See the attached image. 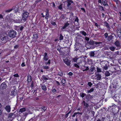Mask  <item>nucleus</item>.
Here are the masks:
<instances>
[{
  "mask_svg": "<svg viewBox=\"0 0 121 121\" xmlns=\"http://www.w3.org/2000/svg\"><path fill=\"white\" fill-rule=\"evenodd\" d=\"M66 3L67 4V7H69L73 3V2L71 0H68L66 1Z\"/></svg>",
  "mask_w": 121,
  "mask_h": 121,
  "instance_id": "obj_21",
  "label": "nucleus"
},
{
  "mask_svg": "<svg viewBox=\"0 0 121 121\" xmlns=\"http://www.w3.org/2000/svg\"><path fill=\"white\" fill-rule=\"evenodd\" d=\"M113 99L116 102H117L118 101V98H119V97L117 96H114L113 97Z\"/></svg>",
  "mask_w": 121,
  "mask_h": 121,
  "instance_id": "obj_33",
  "label": "nucleus"
},
{
  "mask_svg": "<svg viewBox=\"0 0 121 121\" xmlns=\"http://www.w3.org/2000/svg\"><path fill=\"white\" fill-rule=\"evenodd\" d=\"M66 80L64 79H62L61 81V83H62V85H63V84H65L66 83Z\"/></svg>",
  "mask_w": 121,
  "mask_h": 121,
  "instance_id": "obj_39",
  "label": "nucleus"
},
{
  "mask_svg": "<svg viewBox=\"0 0 121 121\" xmlns=\"http://www.w3.org/2000/svg\"><path fill=\"white\" fill-rule=\"evenodd\" d=\"M75 22H76L78 23V19L77 17H76L75 20Z\"/></svg>",
  "mask_w": 121,
  "mask_h": 121,
  "instance_id": "obj_55",
  "label": "nucleus"
},
{
  "mask_svg": "<svg viewBox=\"0 0 121 121\" xmlns=\"http://www.w3.org/2000/svg\"><path fill=\"white\" fill-rule=\"evenodd\" d=\"M15 117V115L13 113H10L8 115V119L10 121H12Z\"/></svg>",
  "mask_w": 121,
  "mask_h": 121,
  "instance_id": "obj_9",
  "label": "nucleus"
},
{
  "mask_svg": "<svg viewBox=\"0 0 121 121\" xmlns=\"http://www.w3.org/2000/svg\"><path fill=\"white\" fill-rule=\"evenodd\" d=\"M115 45L117 47H119L120 46V43L118 41H115L114 43Z\"/></svg>",
  "mask_w": 121,
  "mask_h": 121,
  "instance_id": "obj_27",
  "label": "nucleus"
},
{
  "mask_svg": "<svg viewBox=\"0 0 121 121\" xmlns=\"http://www.w3.org/2000/svg\"><path fill=\"white\" fill-rule=\"evenodd\" d=\"M51 90L53 94H55L56 93V90L54 88V87H52Z\"/></svg>",
  "mask_w": 121,
  "mask_h": 121,
  "instance_id": "obj_34",
  "label": "nucleus"
},
{
  "mask_svg": "<svg viewBox=\"0 0 121 121\" xmlns=\"http://www.w3.org/2000/svg\"><path fill=\"white\" fill-rule=\"evenodd\" d=\"M63 37L62 35L61 34H60V35L59 39L60 40H61L63 39Z\"/></svg>",
  "mask_w": 121,
  "mask_h": 121,
  "instance_id": "obj_47",
  "label": "nucleus"
},
{
  "mask_svg": "<svg viewBox=\"0 0 121 121\" xmlns=\"http://www.w3.org/2000/svg\"><path fill=\"white\" fill-rule=\"evenodd\" d=\"M80 96L83 98L86 95V93L83 92L80 93Z\"/></svg>",
  "mask_w": 121,
  "mask_h": 121,
  "instance_id": "obj_37",
  "label": "nucleus"
},
{
  "mask_svg": "<svg viewBox=\"0 0 121 121\" xmlns=\"http://www.w3.org/2000/svg\"><path fill=\"white\" fill-rule=\"evenodd\" d=\"M46 13L45 18L46 20L48 21V19L50 17L49 14V10L48 9H47L45 11Z\"/></svg>",
  "mask_w": 121,
  "mask_h": 121,
  "instance_id": "obj_8",
  "label": "nucleus"
},
{
  "mask_svg": "<svg viewBox=\"0 0 121 121\" xmlns=\"http://www.w3.org/2000/svg\"><path fill=\"white\" fill-rule=\"evenodd\" d=\"M95 68L93 66H92V67H91L89 69V72L91 74H93L94 73V71L95 70Z\"/></svg>",
  "mask_w": 121,
  "mask_h": 121,
  "instance_id": "obj_20",
  "label": "nucleus"
},
{
  "mask_svg": "<svg viewBox=\"0 0 121 121\" xmlns=\"http://www.w3.org/2000/svg\"><path fill=\"white\" fill-rule=\"evenodd\" d=\"M82 104L83 105V108L84 109H87L88 111L89 110L88 108L89 105L88 103H86L85 101L83 100Z\"/></svg>",
  "mask_w": 121,
  "mask_h": 121,
  "instance_id": "obj_7",
  "label": "nucleus"
},
{
  "mask_svg": "<svg viewBox=\"0 0 121 121\" xmlns=\"http://www.w3.org/2000/svg\"><path fill=\"white\" fill-rule=\"evenodd\" d=\"M18 47H19V45H16L14 46V49H17V48H18Z\"/></svg>",
  "mask_w": 121,
  "mask_h": 121,
  "instance_id": "obj_58",
  "label": "nucleus"
},
{
  "mask_svg": "<svg viewBox=\"0 0 121 121\" xmlns=\"http://www.w3.org/2000/svg\"><path fill=\"white\" fill-rule=\"evenodd\" d=\"M86 65H85L83 66L82 67H80V69L81 70H82L83 71H86L88 70H89V68L88 66H86Z\"/></svg>",
  "mask_w": 121,
  "mask_h": 121,
  "instance_id": "obj_13",
  "label": "nucleus"
},
{
  "mask_svg": "<svg viewBox=\"0 0 121 121\" xmlns=\"http://www.w3.org/2000/svg\"><path fill=\"white\" fill-rule=\"evenodd\" d=\"M11 9L10 10H6V12H10L13 9Z\"/></svg>",
  "mask_w": 121,
  "mask_h": 121,
  "instance_id": "obj_60",
  "label": "nucleus"
},
{
  "mask_svg": "<svg viewBox=\"0 0 121 121\" xmlns=\"http://www.w3.org/2000/svg\"><path fill=\"white\" fill-rule=\"evenodd\" d=\"M17 33L14 30H11L8 33V35L10 37L14 38L15 37Z\"/></svg>",
  "mask_w": 121,
  "mask_h": 121,
  "instance_id": "obj_3",
  "label": "nucleus"
},
{
  "mask_svg": "<svg viewBox=\"0 0 121 121\" xmlns=\"http://www.w3.org/2000/svg\"><path fill=\"white\" fill-rule=\"evenodd\" d=\"M109 49L112 51H114L115 49V48L113 46L110 47L109 48Z\"/></svg>",
  "mask_w": 121,
  "mask_h": 121,
  "instance_id": "obj_49",
  "label": "nucleus"
},
{
  "mask_svg": "<svg viewBox=\"0 0 121 121\" xmlns=\"http://www.w3.org/2000/svg\"><path fill=\"white\" fill-rule=\"evenodd\" d=\"M46 77H48V75H43L42 76V78L43 80L47 81L48 80V78Z\"/></svg>",
  "mask_w": 121,
  "mask_h": 121,
  "instance_id": "obj_32",
  "label": "nucleus"
},
{
  "mask_svg": "<svg viewBox=\"0 0 121 121\" xmlns=\"http://www.w3.org/2000/svg\"><path fill=\"white\" fill-rule=\"evenodd\" d=\"M51 60H49L47 62H46L45 63V64L46 65H50L51 64Z\"/></svg>",
  "mask_w": 121,
  "mask_h": 121,
  "instance_id": "obj_45",
  "label": "nucleus"
},
{
  "mask_svg": "<svg viewBox=\"0 0 121 121\" xmlns=\"http://www.w3.org/2000/svg\"><path fill=\"white\" fill-rule=\"evenodd\" d=\"M57 50L59 52L60 55H61L63 53V52L61 50V48L60 47L58 48Z\"/></svg>",
  "mask_w": 121,
  "mask_h": 121,
  "instance_id": "obj_36",
  "label": "nucleus"
},
{
  "mask_svg": "<svg viewBox=\"0 0 121 121\" xmlns=\"http://www.w3.org/2000/svg\"><path fill=\"white\" fill-rule=\"evenodd\" d=\"M110 74V73L108 71H106L105 73V75L107 77L109 76Z\"/></svg>",
  "mask_w": 121,
  "mask_h": 121,
  "instance_id": "obj_38",
  "label": "nucleus"
},
{
  "mask_svg": "<svg viewBox=\"0 0 121 121\" xmlns=\"http://www.w3.org/2000/svg\"><path fill=\"white\" fill-rule=\"evenodd\" d=\"M70 25L69 23L68 22L65 23L64 25L62 27V29H65L68 26H69Z\"/></svg>",
  "mask_w": 121,
  "mask_h": 121,
  "instance_id": "obj_24",
  "label": "nucleus"
},
{
  "mask_svg": "<svg viewBox=\"0 0 121 121\" xmlns=\"http://www.w3.org/2000/svg\"><path fill=\"white\" fill-rule=\"evenodd\" d=\"M74 66L77 68H79L80 67L79 65V63H78L77 64L75 63L74 64Z\"/></svg>",
  "mask_w": 121,
  "mask_h": 121,
  "instance_id": "obj_44",
  "label": "nucleus"
},
{
  "mask_svg": "<svg viewBox=\"0 0 121 121\" xmlns=\"http://www.w3.org/2000/svg\"><path fill=\"white\" fill-rule=\"evenodd\" d=\"M108 34L107 33H105L104 34V36L105 37V39L106 38H107L108 36Z\"/></svg>",
  "mask_w": 121,
  "mask_h": 121,
  "instance_id": "obj_53",
  "label": "nucleus"
},
{
  "mask_svg": "<svg viewBox=\"0 0 121 121\" xmlns=\"http://www.w3.org/2000/svg\"><path fill=\"white\" fill-rule=\"evenodd\" d=\"M16 89H15L13 90L11 92L12 95L15 96L17 94V92L15 91Z\"/></svg>",
  "mask_w": 121,
  "mask_h": 121,
  "instance_id": "obj_28",
  "label": "nucleus"
},
{
  "mask_svg": "<svg viewBox=\"0 0 121 121\" xmlns=\"http://www.w3.org/2000/svg\"><path fill=\"white\" fill-rule=\"evenodd\" d=\"M97 72L99 73L101 72V69L98 67H97Z\"/></svg>",
  "mask_w": 121,
  "mask_h": 121,
  "instance_id": "obj_50",
  "label": "nucleus"
},
{
  "mask_svg": "<svg viewBox=\"0 0 121 121\" xmlns=\"http://www.w3.org/2000/svg\"><path fill=\"white\" fill-rule=\"evenodd\" d=\"M43 60L45 61H47L48 59V53L46 52L44 53V57L43 58Z\"/></svg>",
  "mask_w": 121,
  "mask_h": 121,
  "instance_id": "obj_17",
  "label": "nucleus"
},
{
  "mask_svg": "<svg viewBox=\"0 0 121 121\" xmlns=\"http://www.w3.org/2000/svg\"><path fill=\"white\" fill-rule=\"evenodd\" d=\"M77 59L76 58H74L73 59V60L74 62H76L77 61Z\"/></svg>",
  "mask_w": 121,
  "mask_h": 121,
  "instance_id": "obj_63",
  "label": "nucleus"
},
{
  "mask_svg": "<svg viewBox=\"0 0 121 121\" xmlns=\"http://www.w3.org/2000/svg\"><path fill=\"white\" fill-rule=\"evenodd\" d=\"M41 86L43 90L45 91H46L47 90L46 87L44 85H42Z\"/></svg>",
  "mask_w": 121,
  "mask_h": 121,
  "instance_id": "obj_31",
  "label": "nucleus"
},
{
  "mask_svg": "<svg viewBox=\"0 0 121 121\" xmlns=\"http://www.w3.org/2000/svg\"><path fill=\"white\" fill-rule=\"evenodd\" d=\"M89 43L91 45H93L94 44H96V45L98 44H101L102 43L101 42H96L93 40H91L89 42Z\"/></svg>",
  "mask_w": 121,
  "mask_h": 121,
  "instance_id": "obj_11",
  "label": "nucleus"
},
{
  "mask_svg": "<svg viewBox=\"0 0 121 121\" xmlns=\"http://www.w3.org/2000/svg\"><path fill=\"white\" fill-rule=\"evenodd\" d=\"M103 23L104 24V26L107 28L108 30H110L111 27L110 26L109 23L106 21L104 22Z\"/></svg>",
  "mask_w": 121,
  "mask_h": 121,
  "instance_id": "obj_14",
  "label": "nucleus"
},
{
  "mask_svg": "<svg viewBox=\"0 0 121 121\" xmlns=\"http://www.w3.org/2000/svg\"><path fill=\"white\" fill-rule=\"evenodd\" d=\"M102 3L103 5L106 7H108V5L107 3V1L106 0H102Z\"/></svg>",
  "mask_w": 121,
  "mask_h": 121,
  "instance_id": "obj_25",
  "label": "nucleus"
},
{
  "mask_svg": "<svg viewBox=\"0 0 121 121\" xmlns=\"http://www.w3.org/2000/svg\"><path fill=\"white\" fill-rule=\"evenodd\" d=\"M22 20H22L21 18L20 17H18L16 20H14V21L16 23H22L24 22H22Z\"/></svg>",
  "mask_w": 121,
  "mask_h": 121,
  "instance_id": "obj_12",
  "label": "nucleus"
},
{
  "mask_svg": "<svg viewBox=\"0 0 121 121\" xmlns=\"http://www.w3.org/2000/svg\"><path fill=\"white\" fill-rule=\"evenodd\" d=\"M7 87V86L5 82L1 83L0 86V88L2 90H4Z\"/></svg>",
  "mask_w": 121,
  "mask_h": 121,
  "instance_id": "obj_16",
  "label": "nucleus"
},
{
  "mask_svg": "<svg viewBox=\"0 0 121 121\" xmlns=\"http://www.w3.org/2000/svg\"><path fill=\"white\" fill-rule=\"evenodd\" d=\"M117 33L119 32H121V30L120 29L117 28Z\"/></svg>",
  "mask_w": 121,
  "mask_h": 121,
  "instance_id": "obj_57",
  "label": "nucleus"
},
{
  "mask_svg": "<svg viewBox=\"0 0 121 121\" xmlns=\"http://www.w3.org/2000/svg\"><path fill=\"white\" fill-rule=\"evenodd\" d=\"M113 67L114 69L115 70H117L116 68H117V69H120V67H119L117 65H113Z\"/></svg>",
  "mask_w": 121,
  "mask_h": 121,
  "instance_id": "obj_42",
  "label": "nucleus"
},
{
  "mask_svg": "<svg viewBox=\"0 0 121 121\" xmlns=\"http://www.w3.org/2000/svg\"><path fill=\"white\" fill-rule=\"evenodd\" d=\"M21 66L22 67H24L26 66L25 62H23L21 64Z\"/></svg>",
  "mask_w": 121,
  "mask_h": 121,
  "instance_id": "obj_56",
  "label": "nucleus"
},
{
  "mask_svg": "<svg viewBox=\"0 0 121 121\" xmlns=\"http://www.w3.org/2000/svg\"><path fill=\"white\" fill-rule=\"evenodd\" d=\"M71 112V110H70L68 113L66 114L65 115V118H67L69 114Z\"/></svg>",
  "mask_w": 121,
  "mask_h": 121,
  "instance_id": "obj_43",
  "label": "nucleus"
},
{
  "mask_svg": "<svg viewBox=\"0 0 121 121\" xmlns=\"http://www.w3.org/2000/svg\"><path fill=\"white\" fill-rule=\"evenodd\" d=\"M96 79L98 80H100L101 78V75L100 74L98 73L95 76Z\"/></svg>",
  "mask_w": 121,
  "mask_h": 121,
  "instance_id": "obj_22",
  "label": "nucleus"
},
{
  "mask_svg": "<svg viewBox=\"0 0 121 121\" xmlns=\"http://www.w3.org/2000/svg\"><path fill=\"white\" fill-rule=\"evenodd\" d=\"M13 76L15 77H18L19 75L18 74H16L13 75Z\"/></svg>",
  "mask_w": 121,
  "mask_h": 121,
  "instance_id": "obj_59",
  "label": "nucleus"
},
{
  "mask_svg": "<svg viewBox=\"0 0 121 121\" xmlns=\"http://www.w3.org/2000/svg\"><path fill=\"white\" fill-rule=\"evenodd\" d=\"M29 15V13L26 11H23V14L22 15V20L23 21H25L28 18Z\"/></svg>",
  "mask_w": 121,
  "mask_h": 121,
  "instance_id": "obj_2",
  "label": "nucleus"
},
{
  "mask_svg": "<svg viewBox=\"0 0 121 121\" xmlns=\"http://www.w3.org/2000/svg\"><path fill=\"white\" fill-rule=\"evenodd\" d=\"M64 62L67 65L69 66L70 64L71 61L70 60L68 59L67 58H65V59L63 60Z\"/></svg>",
  "mask_w": 121,
  "mask_h": 121,
  "instance_id": "obj_10",
  "label": "nucleus"
},
{
  "mask_svg": "<svg viewBox=\"0 0 121 121\" xmlns=\"http://www.w3.org/2000/svg\"><path fill=\"white\" fill-rule=\"evenodd\" d=\"M63 75V74L62 71L59 72L57 75V76H62Z\"/></svg>",
  "mask_w": 121,
  "mask_h": 121,
  "instance_id": "obj_41",
  "label": "nucleus"
},
{
  "mask_svg": "<svg viewBox=\"0 0 121 121\" xmlns=\"http://www.w3.org/2000/svg\"><path fill=\"white\" fill-rule=\"evenodd\" d=\"M104 63L105 65H103V69L105 70H107L109 66L108 62L107 61H104Z\"/></svg>",
  "mask_w": 121,
  "mask_h": 121,
  "instance_id": "obj_6",
  "label": "nucleus"
},
{
  "mask_svg": "<svg viewBox=\"0 0 121 121\" xmlns=\"http://www.w3.org/2000/svg\"><path fill=\"white\" fill-rule=\"evenodd\" d=\"M24 27L22 25H20L19 26H16V30L18 31H21L23 29Z\"/></svg>",
  "mask_w": 121,
  "mask_h": 121,
  "instance_id": "obj_15",
  "label": "nucleus"
},
{
  "mask_svg": "<svg viewBox=\"0 0 121 121\" xmlns=\"http://www.w3.org/2000/svg\"><path fill=\"white\" fill-rule=\"evenodd\" d=\"M6 110L8 112H9L10 111L11 107L9 105L6 106L5 108Z\"/></svg>",
  "mask_w": 121,
  "mask_h": 121,
  "instance_id": "obj_19",
  "label": "nucleus"
},
{
  "mask_svg": "<svg viewBox=\"0 0 121 121\" xmlns=\"http://www.w3.org/2000/svg\"><path fill=\"white\" fill-rule=\"evenodd\" d=\"M51 24H52V25L53 26H57V25L56 24V22L53 21H51Z\"/></svg>",
  "mask_w": 121,
  "mask_h": 121,
  "instance_id": "obj_48",
  "label": "nucleus"
},
{
  "mask_svg": "<svg viewBox=\"0 0 121 121\" xmlns=\"http://www.w3.org/2000/svg\"><path fill=\"white\" fill-rule=\"evenodd\" d=\"M118 37L120 38L121 39V32H119L117 33Z\"/></svg>",
  "mask_w": 121,
  "mask_h": 121,
  "instance_id": "obj_51",
  "label": "nucleus"
},
{
  "mask_svg": "<svg viewBox=\"0 0 121 121\" xmlns=\"http://www.w3.org/2000/svg\"><path fill=\"white\" fill-rule=\"evenodd\" d=\"M56 84L58 85H60V83L58 81H56Z\"/></svg>",
  "mask_w": 121,
  "mask_h": 121,
  "instance_id": "obj_64",
  "label": "nucleus"
},
{
  "mask_svg": "<svg viewBox=\"0 0 121 121\" xmlns=\"http://www.w3.org/2000/svg\"><path fill=\"white\" fill-rule=\"evenodd\" d=\"M32 80V77L31 75L30 74H28V75L27 80V82H30Z\"/></svg>",
  "mask_w": 121,
  "mask_h": 121,
  "instance_id": "obj_23",
  "label": "nucleus"
},
{
  "mask_svg": "<svg viewBox=\"0 0 121 121\" xmlns=\"http://www.w3.org/2000/svg\"><path fill=\"white\" fill-rule=\"evenodd\" d=\"M95 55V53L94 52L91 51L90 52V56L91 57H93Z\"/></svg>",
  "mask_w": 121,
  "mask_h": 121,
  "instance_id": "obj_40",
  "label": "nucleus"
},
{
  "mask_svg": "<svg viewBox=\"0 0 121 121\" xmlns=\"http://www.w3.org/2000/svg\"><path fill=\"white\" fill-rule=\"evenodd\" d=\"M94 89L93 88H91L90 90H87L86 93H91V92H93L94 91Z\"/></svg>",
  "mask_w": 121,
  "mask_h": 121,
  "instance_id": "obj_30",
  "label": "nucleus"
},
{
  "mask_svg": "<svg viewBox=\"0 0 121 121\" xmlns=\"http://www.w3.org/2000/svg\"><path fill=\"white\" fill-rule=\"evenodd\" d=\"M26 108H22L19 109V112H20L21 113H22L23 112H24L26 111Z\"/></svg>",
  "mask_w": 121,
  "mask_h": 121,
  "instance_id": "obj_29",
  "label": "nucleus"
},
{
  "mask_svg": "<svg viewBox=\"0 0 121 121\" xmlns=\"http://www.w3.org/2000/svg\"><path fill=\"white\" fill-rule=\"evenodd\" d=\"M113 39L114 36H112V35H111L109 36L108 37L104 40L106 42L111 43L112 42V40Z\"/></svg>",
  "mask_w": 121,
  "mask_h": 121,
  "instance_id": "obj_5",
  "label": "nucleus"
},
{
  "mask_svg": "<svg viewBox=\"0 0 121 121\" xmlns=\"http://www.w3.org/2000/svg\"><path fill=\"white\" fill-rule=\"evenodd\" d=\"M49 67L48 66L45 65L43 66V69H49Z\"/></svg>",
  "mask_w": 121,
  "mask_h": 121,
  "instance_id": "obj_46",
  "label": "nucleus"
},
{
  "mask_svg": "<svg viewBox=\"0 0 121 121\" xmlns=\"http://www.w3.org/2000/svg\"><path fill=\"white\" fill-rule=\"evenodd\" d=\"M87 85L90 87H91L92 85V83L91 82H89L87 83Z\"/></svg>",
  "mask_w": 121,
  "mask_h": 121,
  "instance_id": "obj_52",
  "label": "nucleus"
},
{
  "mask_svg": "<svg viewBox=\"0 0 121 121\" xmlns=\"http://www.w3.org/2000/svg\"><path fill=\"white\" fill-rule=\"evenodd\" d=\"M33 39L34 40L33 41H36L37 40L38 38V34L36 33L34 34L33 35Z\"/></svg>",
  "mask_w": 121,
  "mask_h": 121,
  "instance_id": "obj_18",
  "label": "nucleus"
},
{
  "mask_svg": "<svg viewBox=\"0 0 121 121\" xmlns=\"http://www.w3.org/2000/svg\"><path fill=\"white\" fill-rule=\"evenodd\" d=\"M78 63L79 64V66H80V67H82L83 66L85 65H86V62L84 61H81L80 62Z\"/></svg>",
  "mask_w": 121,
  "mask_h": 121,
  "instance_id": "obj_26",
  "label": "nucleus"
},
{
  "mask_svg": "<svg viewBox=\"0 0 121 121\" xmlns=\"http://www.w3.org/2000/svg\"><path fill=\"white\" fill-rule=\"evenodd\" d=\"M42 109L44 111L46 110L47 108L45 106H42Z\"/></svg>",
  "mask_w": 121,
  "mask_h": 121,
  "instance_id": "obj_54",
  "label": "nucleus"
},
{
  "mask_svg": "<svg viewBox=\"0 0 121 121\" xmlns=\"http://www.w3.org/2000/svg\"><path fill=\"white\" fill-rule=\"evenodd\" d=\"M85 39L86 40L88 41L89 40V38L87 37H85Z\"/></svg>",
  "mask_w": 121,
  "mask_h": 121,
  "instance_id": "obj_62",
  "label": "nucleus"
},
{
  "mask_svg": "<svg viewBox=\"0 0 121 121\" xmlns=\"http://www.w3.org/2000/svg\"><path fill=\"white\" fill-rule=\"evenodd\" d=\"M82 107L81 106H80L76 108L75 109V110L76 111H78V112L74 113L72 115V117H74L76 116H77L78 114L80 115H82V113L84 112V110L83 109L82 112H81L82 110Z\"/></svg>",
  "mask_w": 121,
  "mask_h": 121,
  "instance_id": "obj_1",
  "label": "nucleus"
},
{
  "mask_svg": "<svg viewBox=\"0 0 121 121\" xmlns=\"http://www.w3.org/2000/svg\"><path fill=\"white\" fill-rule=\"evenodd\" d=\"M80 33L81 34H82V35L84 36H86L87 35V34L83 30L80 31Z\"/></svg>",
  "mask_w": 121,
  "mask_h": 121,
  "instance_id": "obj_35",
  "label": "nucleus"
},
{
  "mask_svg": "<svg viewBox=\"0 0 121 121\" xmlns=\"http://www.w3.org/2000/svg\"><path fill=\"white\" fill-rule=\"evenodd\" d=\"M7 35H6L5 34V35L4 34H3L1 35V36L0 37V39L1 42L6 43L7 42Z\"/></svg>",
  "mask_w": 121,
  "mask_h": 121,
  "instance_id": "obj_4",
  "label": "nucleus"
},
{
  "mask_svg": "<svg viewBox=\"0 0 121 121\" xmlns=\"http://www.w3.org/2000/svg\"><path fill=\"white\" fill-rule=\"evenodd\" d=\"M68 74L69 76H72L73 74V73L71 72H70L68 73Z\"/></svg>",
  "mask_w": 121,
  "mask_h": 121,
  "instance_id": "obj_61",
  "label": "nucleus"
}]
</instances>
